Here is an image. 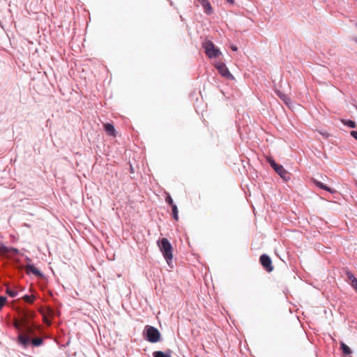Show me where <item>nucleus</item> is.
<instances>
[{
  "label": "nucleus",
  "mask_w": 357,
  "mask_h": 357,
  "mask_svg": "<svg viewBox=\"0 0 357 357\" xmlns=\"http://www.w3.org/2000/svg\"><path fill=\"white\" fill-rule=\"evenodd\" d=\"M18 315L19 318L14 322V326L18 331L16 343L19 347L26 349L31 345V337L38 327L34 323L30 322L35 312L27 309H20Z\"/></svg>",
  "instance_id": "nucleus-1"
},
{
  "label": "nucleus",
  "mask_w": 357,
  "mask_h": 357,
  "mask_svg": "<svg viewBox=\"0 0 357 357\" xmlns=\"http://www.w3.org/2000/svg\"><path fill=\"white\" fill-rule=\"evenodd\" d=\"M158 245L168 265H170L173 258L172 246L171 243L167 238H162L158 241Z\"/></svg>",
  "instance_id": "nucleus-2"
},
{
  "label": "nucleus",
  "mask_w": 357,
  "mask_h": 357,
  "mask_svg": "<svg viewBox=\"0 0 357 357\" xmlns=\"http://www.w3.org/2000/svg\"><path fill=\"white\" fill-rule=\"evenodd\" d=\"M144 338L151 343H155L160 340V331L152 326H146L144 331Z\"/></svg>",
  "instance_id": "nucleus-3"
},
{
  "label": "nucleus",
  "mask_w": 357,
  "mask_h": 357,
  "mask_svg": "<svg viewBox=\"0 0 357 357\" xmlns=\"http://www.w3.org/2000/svg\"><path fill=\"white\" fill-rule=\"evenodd\" d=\"M267 161L276 172V173L284 181L290 179V174L283 167L282 165L277 164L271 157L267 158Z\"/></svg>",
  "instance_id": "nucleus-4"
},
{
  "label": "nucleus",
  "mask_w": 357,
  "mask_h": 357,
  "mask_svg": "<svg viewBox=\"0 0 357 357\" xmlns=\"http://www.w3.org/2000/svg\"><path fill=\"white\" fill-rule=\"evenodd\" d=\"M205 54L211 59L217 58L221 54L219 49L215 47L213 42L208 40L204 44Z\"/></svg>",
  "instance_id": "nucleus-5"
},
{
  "label": "nucleus",
  "mask_w": 357,
  "mask_h": 357,
  "mask_svg": "<svg viewBox=\"0 0 357 357\" xmlns=\"http://www.w3.org/2000/svg\"><path fill=\"white\" fill-rule=\"evenodd\" d=\"M259 261L261 264L266 269V271L271 272L273 270L272 261L268 255L263 254L262 255H261Z\"/></svg>",
  "instance_id": "nucleus-6"
},
{
  "label": "nucleus",
  "mask_w": 357,
  "mask_h": 357,
  "mask_svg": "<svg viewBox=\"0 0 357 357\" xmlns=\"http://www.w3.org/2000/svg\"><path fill=\"white\" fill-rule=\"evenodd\" d=\"M215 68L219 73L223 77L230 79H234L233 75L230 73L226 65L223 62H218L215 64Z\"/></svg>",
  "instance_id": "nucleus-7"
},
{
  "label": "nucleus",
  "mask_w": 357,
  "mask_h": 357,
  "mask_svg": "<svg viewBox=\"0 0 357 357\" xmlns=\"http://www.w3.org/2000/svg\"><path fill=\"white\" fill-rule=\"evenodd\" d=\"M203 7L204 12L207 15H211L213 13V8L208 1V0H197Z\"/></svg>",
  "instance_id": "nucleus-8"
},
{
  "label": "nucleus",
  "mask_w": 357,
  "mask_h": 357,
  "mask_svg": "<svg viewBox=\"0 0 357 357\" xmlns=\"http://www.w3.org/2000/svg\"><path fill=\"white\" fill-rule=\"evenodd\" d=\"M25 270L27 274L33 273L36 276H43V273L36 268L33 264H28L25 266Z\"/></svg>",
  "instance_id": "nucleus-9"
},
{
  "label": "nucleus",
  "mask_w": 357,
  "mask_h": 357,
  "mask_svg": "<svg viewBox=\"0 0 357 357\" xmlns=\"http://www.w3.org/2000/svg\"><path fill=\"white\" fill-rule=\"evenodd\" d=\"M104 128L106 133L108 135L115 137L116 136V130L114 126L112 123H107L104 125Z\"/></svg>",
  "instance_id": "nucleus-10"
},
{
  "label": "nucleus",
  "mask_w": 357,
  "mask_h": 357,
  "mask_svg": "<svg viewBox=\"0 0 357 357\" xmlns=\"http://www.w3.org/2000/svg\"><path fill=\"white\" fill-rule=\"evenodd\" d=\"M172 351L167 349L165 352L155 351L153 352V357H172Z\"/></svg>",
  "instance_id": "nucleus-11"
},
{
  "label": "nucleus",
  "mask_w": 357,
  "mask_h": 357,
  "mask_svg": "<svg viewBox=\"0 0 357 357\" xmlns=\"http://www.w3.org/2000/svg\"><path fill=\"white\" fill-rule=\"evenodd\" d=\"M313 183L319 188L326 190L328 192H330L331 193L334 192V191H335V190H333L331 188L324 185L323 183H321L314 178L313 179Z\"/></svg>",
  "instance_id": "nucleus-12"
},
{
  "label": "nucleus",
  "mask_w": 357,
  "mask_h": 357,
  "mask_svg": "<svg viewBox=\"0 0 357 357\" xmlns=\"http://www.w3.org/2000/svg\"><path fill=\"white\" fill-rule=\"evenodd\" d=\"M276 93H277L278 96L280 97V99L282 101H284V102H285L287 105H288L290 102V98L286 94L282 93L280 91H277Z\"/></svg>",
  "instance_id": "nucleus-13"
},
{
  "label": "nucleus",
  "mask_w": 357,
  "mask_h": 357,
  "mask_svg": "<svg viewBox=\"0 0 357 357\" xmlns=\"http://www.w3.org/2000/svg\"><path fill=\"white\" fill-rule=\"evenodd\" d=\"M43 344V339L41 337H36L31 339V345L33 347H39Z\"/></svg>",
  "instance_id": "nucleus-14"
},
{
  "label": "nucleus",
  "mask_w": 357,
  "mask_h": 357,
  "mask_svg": "<svg viewBox=\"0 0 357 357\" xmlns=\"http://www.w3.org/2000/svg\"><path fill=\"white\" fill-rule=\"evenodd\" d=\"M342 122L345 125V126H347L349 128H356V124L354 121H351V120H345V119H343L342 120Z\"/></svg>",
  "instance_id": "nucleus-15"
},
{
  "label": "nucleus",
  "mask_w": 357,
  "mask_h": 357,
  "mask_svg": "<svg viewBox=\"0 0 357 357\" xmlns=\"http://www.w3.org/2000/svg\"><path fill=\"white\" fill-rule=\"evenodd\" d=\"M6 293L10 297L14 298L17 296V292L13 289H11L10 287H7L6 289Z\"/></svg>",
  "instance_id": "nucleus-16"
},
{
  "label": "nucleus",
  "mask_w": 357,
  "mask_h": 357,
  "mask_svg": "<svg viewBox=\"0 0 357 357\" xmlns=\"http://www.w3.org/2000/svg\"><path fill=\"white\" fill-rule=\"evenodd\" d=\"M341 349L345 354H350L351 353V349L343 342L341 343Z\"/></svg>",
  "instance_id": "nucleus-17"
},
{
  "label": "nucleus",
  "mask_w": 357,
  "mask_h": 357,
  "mask_svg": "<svg viewBox=\"0 0 357 357\" xmlns=\"http://www.w3.org/2000/svg\"><path fill=\"white\" fill-rule=\"evenodd\" d=\"M172 215H173V218L175 220H178V208L176 206V205H173L172 206Z\"/></svg>",
  "instance_id": "nucleus-18"
},
{
  "label": "nucleus",
  "mask_w": 357,
  "mask_h": 357,
  "mask_svg": "<svg viewBox=\"0 0 357 357\" xmlns=\"http://www.w3.org/2000/svg\"><path fill=\"white\" fill-rule=\"evenodd\" d=\"M22 298L26 303H32L35 297L33 296L24 295Z\"/></svg>",
  "instance_id": "nucleus-19"
},
{
  "label": "nucleus",
  "mask_w": 357,
  "mask_h": 357,
  "mask_svg": "<svg viewBox=\"0 0 357 357\" xmlns=\"http://www.w3.org/2000/svg\"><path fill=\"white\" fill-rule=\"evenodd\" d=\"M346 275L347 276V279H348V281L349 282H352L353 281H354L355 280H356V278L354 276V275L350 272V271H347L346 272Z\"/></svg>",
  "instance_id": "nucleus-20"
},
{
  "label": "nucleus",
  "mask_w": 357,
  "mask_h": 357,
  "mask_svg": "<svg viewBox=\"0 0 357 357\" xmlns=\"http://www.w3.org/2000/svg\"><path fill=\"white\" fill-rule=\"evenodd\" d=\"M8 248L6 247L3 243H0V254H6L8 252Z\"/></svg>",
  "instance_id": "nucleus-21"
},
{
  "label": "nucleus",
  "mask_w": 357,
  "mask_h": 357,
  "mask_svg": "<svg viewBox=\"0 0 357 357\" xmlns=\"http://www.w3.org/2000/svg\"><path fill=\"white\" fill-rule=\"evenodd\" d=\"M6 301V298L4 296H0V310L3 307V306L5 305V303Z\"/></svg>",
  "instance_id": "nucleus-22"
},
{
  "label": "nucleus",
  "mask_w": 357,
  "mask_h": 357,
  "mask_svg": "<svg viewBox=\"0 0 357 357\" xmlns=\"http://www.w3.org/2000/svg\"><path fill=\"white\" fill-rule=\"evenodd\" d=\"M166 202L171 205V206L175 205V204H174L172 197L169 195H167V197H166Z\"/></svg>",
  "instance_id": "nucleus-23"
},
{
  "label": "nucleus",
  "mask_w": 357,
  "mask_h": 357,
  "mask_svg": "<svg viewBox=\"0 0 357 357\" xmlns=\"http://www.w3.org/2000/svg\"><path fill=\"white\" fill-rule=\"evenodd\" d=\"M9 250L8 252H12L13 254L17 255L19 253V250L17 248H8Z\"/></svg>",
  "instance_id": "nucleus-24"
},
{
  "label": "nucleus",
  "mask_w": 357,
  "mask_h": 357,
  "mask_svg": "<svg viewBox=\"0 0 357 357\" xmlns=\"http://www.w3.org/2000/svg\"><path fill=\"white\" fill-rule=\"evenodd\" d=\"M350 285L355 289V291L357 292V279L353 281L352 282H350Z\"/></svg>",
  "instance_id": "nucleus-25"
},
{
  "label": "nucleus",
  "mask_w": 357,
  "mask_h": 357,
  "mask_svg": "<svg viewBox=\"0 0 357 357\" xmlns=\"http://www.w3.org/2000/svg\"><path fill=\"white\" fill-rule=\"evenodd\" d=\"M351 135L357 140V131H351Z\"/></svg>",
  "instance_id": "nucleus-26"
},
{
  "label": "nucleus",
  "mask_w": 357,
  "mask_h": 357,
  "mask_svg": "<svg viewBox=\"0 0 357 357\" xmlns=\"http://www.w3.org/2000/svg\"><path fill=\"white\" fill-rule=\"evenodd\" d=\"M231 50H232L233 51H237V50H238V49H237V47H236V46H235V45H231Z\"/></svg>",
  "instance_id": "nucleus-27"
},
{
  "label": "nucleus",
  "mask_w": 357,
  "mask_h": 357,
  "mask_svg": "<svg viewBox=\"0 0 357 357\" xmlns=\"http://www.w3.org/2000/svg\"><path fill=\"white\" fill-rule=\"evenodd\" d=\"M227 2H229L231 4L234 3V0H227Z\"/></svg>",
  "instance_id": "nucleus-28"
},
{
  "label": "nucleus",
  "mask_w": 357,
  "mask_h": 357,
  "mask_svg": "<svg viewBox=\"0 0 357 357\" xmlns=\"http://www.w3.org/2000/svg\"><path fill=\"white\" fill-rule=\"evenodd\" d=\"M356 26L357 27V22L356 23Z\"/></svg>",
  "instance_id": "nucleus-29"
},
{
  "label": "nucleus",
  "mask_w": 357,
  "mask_h": 357,
  "mask_svg": "<svg viewBox=\"0 0 357 357\" xmlns=\"http://www.w3.org/2000/svg\"><path fill=\"white\" fill-rule=\"evenodd\" d=\"M356 41H357V40H356Z\"/></svg>",
  "instance_id": "nucleus-30"
}]
</instances>
